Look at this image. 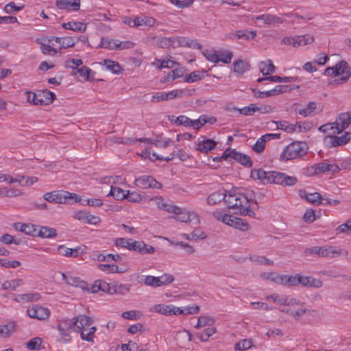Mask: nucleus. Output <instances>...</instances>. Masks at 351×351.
Wrapping results in <instances>:
<instances>
[{
    "mask_svg": "<svg viewBox=\"0 0 351 351\" xmlns=\"http://www.w3.org/2000/svg\"><path fill=\"white\" fill-rule=\"evenodd\" d=\"M252 193V191H250V193L245 194L240 192L230 191L226 199V204L230 209L234 210V214L254 217L255 213L250 208V204L257 205V202L256 200L252 199L251 195Z\"/></svg>",
    "mask_w": 351,
    "mask_h": 351,
    "instance_id": "nucleus-1",
    "label": "nucleus"
},
{
    "mask_svg": "<svg viewBox=\"0 0 351 351\" xmlns=\"http://www.w3.org/2000/svg\"><path fill=\"white\" fill-rule=\"evenodd\" d=\"M250 177L254 180H260L263 184H276L291 186L298 182V178L295 176H289L274 171H265L261 168L252 169Z\"/></svg>",
    "mask_w": 351,
    "mask_h": 351,
    "instance_id": "nucleus-2",
    "label": "nucleus"
},
{
    "mask_svg": "<svg viewBox=\"0 0 351 351\" xmlns=\"http://www.w3.org/2000/svg\"><path fill=\"white\" fill-rule=\"evenodd\" d=\"M308 150V145L302 141L292 142L288 145L280 155L281 160H289L304 156Z\"/></svg>",
    "mask_w": 351,
    "mask_h": 351,
    "instance_id": "nucleus-3",
    "label": "nucleus"
},
{
    "mask_svg": "<svg viewBox=\"0 0 351 351\" xmlns=\"http://www.w3.org/2000/svg\"><path fill=\"white\" fill-rule=\"evenodd\" d=\"M110 142L114 144H125V145H132L135 143L136 142H145V143H150L156 147H167L169 145L170 142L169 139L168 140H162L160 136H158L156 138L154 139L150 138H125L114 136L109 138Z\"/></svg>",
    "mask_w": 351,
    "mask_h": 351,
    "instance_id": "nucleus-4",
    "label": "nucleus"
},
{
    "mask_svg": "<svg viewBox=\"0 0 351 351\" xmlns=\"http://www.w3.org/2000/svg\"><path fill=\"white\" fill-rule=\"evenodd\" d=\"M216 121V118L208 115H202L197 120H191L189 117L182 115L178 117L175 122L178 125H184L197 130L208 123L213 124Z\"/></svg>",
    "mask_w": 351,
    "mask_h": 351,
    "instance_id": "nucleus-5",
    "label": "nucleus"
},
{
    "mask_svg": "<svg viewBox=\"0 0 351 351\" xmlns=\"http://www.w3.org/2000/svg\"><path fill=\"white\" fill-rule=\"evenodd\" d=\"M43 198L51 203L65 204L68 199H74L75 202H80L81 198L75 193H71L65 191H54L46 193Z\"/></svg>",
    "mask_w": 351,
    "mask_h": 351,
    "instance_id": "nucleus-6",
    "label": "nucleus"
},
{
    "mask_svg": "<svg viewBox=\"0 0 351 351\" xmlns=\"http://www.w3.org/2000/svg\"><path fill=\"white\" fill-rule=\"evenodd\" d=\"M73 328V323L70 319L60 320L57 326L58 331L57 340L62 343H69L71 341L70 332Z\"/></svg>",
    "mask_w": 351,
    "mask_h": 351,
    "instance_id": "nucleus-7",
    "label": "nucleus"
},
{
    "mask_svg": "<svg viewBox=\"0 0 351 351\" xmlns=\"http://www.w3.org/2000/svg\"><path fill=\"white\" fill-rule=\"evenodd\" d=\"M223 157L224 160H228L230 158L247 167H251L253 165V162L248 155L239 152L234 149H226L223 152Z\"/></svg>",
    "mask_w": 351,
    "mask_h": 351,
    "instance_id": "nucleus-8",
    "label": "nucleus"
},
{
    "mask_svg": "<svg viewBox=\"0 0 351 351\" xmlns=\"http://www.w3.org/2000/svg\"><path fill=\"white\" fill-rule=\"evenodd\" d=\"M351 138V133H344L341 136L328 135L324 139V143L328 148L336 147L346 145Z\"/></svg>",
    "mask_w": 351,
    "mask_h": 351,
    "instance_id": "nucleus-9",
    "label": "nucleus"
},
{
    "mask_svg": "<svg viewBox=\"0 0 351 351\" xmlns=\"http://www.w3.org/2000/svg\"><path fill=\"white\" fill-rule=\"evenodd\" d=\"M134 184L136 186L143 189L149 188L160 189L162 186V184L158 182L154 177L147 175L136 178Z\"/></svg>",
    "mask_w": 351,
    "mask_h": 351,
    "instance_id": "nucleus-10",
    "label": "nucleus"
},
{
    "mask_svg": "<svg viewBox=\"0 0 351 351\" xmlns=\"http://www.w3.org/2000/svg\"><path fill=\"white\" fill-rule=\"evenodd\" d=\"M36 43L40 45V49L43 54L55 56L58 50L53 47V43H50L47 36H43L36 39Z\"/></svg>",
    "mask_w": 351,
    "mask_h": 351,
    "instance_id": "nucleus-11",
    "label": "nucleus"
},
{
    "mask_svg": "<svg viewBox=\"0 0 351 351\" xmlns=\"http://www.w3.org/2000/svg\"><path fill=\"white\" fill-rule=\"evenodd\" d=\"M27 313L31 318L37 319L38 320H45L49 317L50 311L46 307L35 305L31 308H28L27 310Z\"/></svg>",
    "mask_w": 351,
    "mask_h": 351,
    "instance_id": "nucleus-12",
    "label": "nucleus"
},
{
    "mask_svg": "<svg viewBox=\"0 0 351 351\" xmlns=\"http://www.w3.org/2000/svg\"><path fill=\"white\" fill-rule=\"evenodd\" d=\"M332 123L337 132H343L351 124V112L340 113Z\"/></svg>",
    "mask_w": 351,
    "mask_h": 351,
    "instance_id": "nucleus-13",
    "label": "nucleus"
},
{
    "mask_svg": "<svg viewBox=\"0 0 351 351\" xmlns=\"http://www.w3.org/2000/svg\"><path fill=\"white\" fill-rule=\"evenodd\" d=\"M256 22H260L258 25L261 27L263 25H276L280 24L285 21L281 17H278L274 14H263L256 16L254 19Z\"/></svg>",
    "mask_w": 351,
    "mask_h": 351,
    "instance_id": "nucleus-14",
    "label": "nucleus"
},
{
    "mask_svg": "<svg viewBox=\"0 0 351 351\" xmlns=\"http://www.w3.org/2000/svg\"><path fill=\"white\" fill-rule=\"evenodd\" d=\"M348 67V64L345 60H341L337 63L332 67H328L324 70V74L328 76H339L341 74L346 73V69Z\"/></svg>",
    "mask_w": 351,
    "mask_h": 351,
    "instance_id": "nucleus-15",
    "label": "nucleus"
},
{
    "mask_svg": "<svg viewBox=\"0 0 351 351\" xmlns=\"http://www.w3.org/2000/svg\"><path fill=\"white\" fill-rule=\"evenodd\" d=\"M72 322L73 323V327L77 328V331H81L86 326H90L93 323V319L89 316L85 315H80L78 316L74 317L71 319Z\"/></svg>",
    "mask_w": 351,
    "mask_h": 351,
    "instance_id": "nucleus-16",
    "label": "nucleus"
},
{
    "mask_svg": "<svg viewBox=\"0 0 351 351\" xmlns=\"http://www.w3.org/2000/svg\"><path fill=\"white\" fill-rule=\"evenodd\" d=\"M348 251L339 247L328 246L322 248L321 256L333 258L338 256H347Z\"/></svg>",
    "mask_w": 351,
    "mask_h": 351,
    "instance_id": "nucleus-17",
    "label": "nucleus"
},
{
    "mask_svg": "<svg viewBox=\"0 0 351 351\" xmlns=\"http://www.w3.org/2000/svg\"><path fill=\"white\" fill-rule=\"evenodd\" d=\"M183 93V90H172L168 93H157L152 99V102H158L160 101H166L176 97H180Z\"/></svg>",
    "mask_w": 351,
    "mask_h": 351,
    "instance_id": "nucleus-18",
    "label": "nucleus"
},
{
    "mask_svg": "<svg viewBox=\"0 0 351 351\" xmlns=\"http://www.w3.org/2000/svg\"><path fill=\"white\" fill-rule=\"evenodd\" d=\"M62 276L67 285L79 287L82 290H89L88 284L86 282L82 280L80 278L71 276H67L64 274H62Z\"/></svg>",
    "mask_w": 351,
    "mask_h": 351,
    "instance_id": "nucleus-19",
    "label": "nucleus"
},
{
    "mask_svg": "<svg viewBox=\"0 0 351 351\" xmlns=\"http://www.w3.org/2000/svg\"><path fill=\"white\" fill-rule=\"evenodd\" d=\"M75 217L79 221H84L89 224H97L100 221V218L93 215L86 211H79L75 215Z\"/></svg>",
    "mask_w": 351,
    "mask_h": 351,
    "instance_id": "nucleus-20",
    "label": "nucleus"
},
{
    "mask_svg": "<svg viewBox=\"0 0 351 351\" xmlns=\"http://www.w3.org/2000/svg\"><path fill=\"white\" fill-rule=\"evenodd\" d=\"M56 6L59 9H70L77 11L80 8V0H56Z\"/></svg>",
    "mask_w": 351,
    "mask_h": 351,
    "instance_id": "nucleus-21",
    "label": "nucleus"
},
{
    "mask_svg": "<svg viewBox=\"0 0 351 351\" xmlns=\"http://www.w3.org/2000/svg\"><path fill=\"white\" fill-rule=\"evenodd\" d=\"M300 282L303 287L320 288L322 287V282L319 279L315 278L312 276H300Z\"/></svg>",
    "mask_w": 351,
    "mask_h": 351,
    "instance_id": "nucleus-22",
    "label": "nucleus"
},
{
    "mask_svg": "<svg viewBox=\"0 0 351 351\" xmlns=\"http://www.w3.org/2000/svg\"><path fill=\"white\" fill-rule=\"evenodd\" d=\"M110 289V284L107 283L103 280H96L93 285L89 287V291H91L92 293H97L99 291H101L103 292H106L109 293Z\"/></svg>",
    "mask_w": 351,
    "mask_h": 351,
    "instance_id": "nucleus-23",
    "label": "nucleus"
},
{
    "mask_svg": "<svg viewBox=\"0 0 351 351\" xmlns=\"http://www.w3.org/2000/svg\"><path fill=\"white\" fill-rule=\"evenodd\" d=\"M131 285L129 284H115V285H110V289L109 291V294H120V295H125L130 292Z\"/></svg>",
    "mask_w": 351,
    "mask_h": 351,
    "instance_id": "nucleus-24",
    "label": "nucleus"
},
{
    "mask_svg": "<svg viewBox=\"0 0 351 351\" xmlns=\"http://www.w3.org/2000/svg\"><path fill=\"white\" fill-rule=\"evenodd\" d=\"M177 216L171 217L170 218L175 219L177 221H181V222H188L191 221V216H193L194 218L196 219L197 223L199 222V219L198 216L196 214L192 213L191 215L186 211H184L182 210L180 208V212L179 213H176Z\"/></svg>",
    "mask_w": 351,
    "mask_h": 351,
    "instance_id": "nucleus-25",
    "label": "nucleus"
},
{
    "mask_svg": "<svg viewBox=\"0 0 351 351\" xmlns=\"http://www.w3.org/2000/svg\"><path fill=\"white\" fill-rule=\"evenodd\" d=\"M37 237L42 238H52L57 235V232L55 228L47 226H38Z\"/></svg>",
    "mask_w": 351,
    "mask_h": 351,
    "instance_id": "nucleus-26",
    "label": "nucleus"
},
{
    "mask_svg": "<svg viewBox=\"0 0 351 351\" xmlns=\"http://www.w3.org/2000/svg\"><path fill=\"white\" fill-rule=\"evenodd\" d=\"M62 26L64 29L78 32H84L86 29V25L82 22L69 21L62 23Z\"/></svg>",
    "mask_w": 351,
    "mask_h": 351,
    "instance_id": "nucleus-27",
    "label": "nucleus"
},
{
    "mask_svg": "<svg viewBox=\"0 0 351 351\" xmlns=\"http://www.w3.org/2000/svg\"><path fill=\"white\" fill-rule=\"evenodd\" d=\"M250 64L242 60H238L234 62V72L238 76L243 75L245 72L250 70Z\"/></svg>",
    "mask_w": 351,
    "mask_h": 351,
    "instance_id": "nucleus-28",
    "label": "nucleus"
},
{
    "mask_svg": "<svg viewBox=\"0 0 351 351\" xmlns=\"http://www.w3.org/2000/svg\"><path fill=\"white\" fill-rule=\"evenodd\" d=\"M226 193L227 191H224V193H220L219 191L213 193L207 198V203L210 205H214L220 202L221 200L226 202V199L228 197Z\"/></svg>",
    "mask_w": 351,
    "mask_h": 351,
    "instance_id": "nucleus-29",
    "label": "nucleus"
},
{
    "mask_svg": "<svg viewBox=\"0 0 351 351\" xmlns=\"http://www.w3.org/2000/svg\"><path fill=\"white\" fill-rule=\"evenodd\" d=\"M269 135H263L258 138L255 144L252 146V150L256 154H261L265 147V144L269 141Z\"/></svg>",
    "mask_w": 351,
    "mask_h": 351,
    "instance_id": "nucleus-30",
    "label": "nucleus"
},
{
    "mask_svg": "<svg viewBox=\"0 0 351 351\" xmlns=\"http://www.w3.org/2000/svg\"><path fill=\"white\" fill-rule=\"evenodd\" d=\"M38 97H40V105H48L53 101L56 99V95L48 90H43L38 93Z\"/></svg>",
    "mask_w": 351,
    "mask_h": 351,
    "instance_id": "nucleus-31",
    "label": "nucleus"
},
{
    "mask_svg": "<svg viewBox=\"0 0 351 351\" xmlns=\"http://www.w3.org/2000/svg\"><path fill=\"white\" fill-rule=\"evenodd\" d=\"M216 146V142L212 139H204L199 142L197 150L200 152H207Z\"/></svg>",
    "mask_w": 351,
    "mask_h": 351,
    "instance_id": "nucleus-32",
    "label": "nucleus"
},
{
    "mask_svg": "<svg viewBox=\"0 0 351 351\" xmlns=\"http://www.w3.org/2000/svg\"><path fill=\"white\" fill-rule=\"evenodd\" d=\"M16 324L14 322H10L7 324L0 326V337H10L14 332Z\"/></svg>",
    "mask_w": 351,
    "mask_h": 351,
    "instance_id": "nucleus-33",
    "label": "nucleus"
},
{
    "mask_svg": "<svg viewBox=\"0 0 351 351\" xmlns=\"http://www.w3.org/2000/svg\"><path fill=\"white\" fill-rule=\"evenodd\" d=\"M98 48H104L110 50H117V40H112L103 37Z\"/></svg>",
    "mask_w": 351,
    "mask_h": 351,
    "instance_id": "nucleus-34",
    "label": "nucleus"
},
{
    "mask_svg": "<svg viewBox=\"0 0 351 351\" xmlns=\"http://www.w3.org/2000/svg\"><path fill=\"white\" fill-rule=\"evenodd\" d=\"M296 47L311 44L314 41V37L311 34L295 36Z\"/></svg>",
    "mask_w": 351,
    "mask_h": 351,
    "instance_id": "nucleus-35",
    "label": "nucleus"
},
{
    "mask_svg": "<svg viewBox=\"0 0 351 351\" xmlns=\"http://www.w3.org/2000/svg\"><path fill=\"white\" fill-rule=\"evenodd\" d=\"M158 201L157 202V204L158 205V207L160 209H162V210H164L168 213H173V214L179 213V212H180L179 207L174 206V205L168 204L164 202L163 199L162 197L158 198Z\"/></svg>",
    "mask_w": 351,
    "mask_h": 351,
    "instance_id": "nucleus-36",
    "label": "nucleus"
},
{
    "mask_svg": "<svg viewBox=\"0 0 351 351\" xmlns=\"http://www.w3.org/2000/svg\"><path fill=\"white\" fill-rule=\"evenodd\" d=\"M260 71L263 75H268L274 73L276 67L270 60L265 62H261L259 65Z\"/></svg>",
    "mask_w": 351,
    "mask_h": 351,
    "instance_id": "nucleus-37",
    "label": "nucleus"
},
{
    "mask_svg": "<svg viewBox=\"0 0 351 351\" xmlns=\"http://www.w3.org/2000/svg\"><path fill=\"white\" fill-rule=\"evenodd\" d=\"M217 330L215 327H208L205 328L202 332H197L195 336L202 342H206L209 337L216 333Z\"/></svg>",
    "mask_w": 351,
    "mask_h": 351,
    "instance_id": "nucleus-38",
    "label": "nucleus"
},
{
    "mask_svg": "<svg viewBox=\"0 0 351 351\" xmlns=\"http://www.w3.org/2000/svg\"><path fill=\"white\" fill-rule=\"evenodd\" d=\"M104 64L108 70L111 71L113 73L119 74L121 73V67L117 62L110 60H104Z\"/></svg>",
    "mask_w": 351,
    "mask_h": 351,
    "instance_id": "nucleus-39",
    "label": "nucleus"
},
{
    "mask_svg": "<svg viewBox=\"0 0 351 351\" xmlns=\"http://www.w3.org/2000/svg\"><path fill=\"white\" fill-rule=\"evenodd\" d=\"M125 194L126 191L123 189L117 186H111L110 191L108 194V196H112L117 200H122L126 197Z\"/></svg>",
    "mask_w": 351,
    "mask_h": 351,
    "instance_id": "nucleus-40",
    "label": "nucleus"
},
{
    "mask_svg": "<svg viewBox=\"0 0 351 351\" xmlns=\"http://www.w3.org/2000/svg\"><path fill=\"white\" fill-rule=\"evenodd\" d=\"M184 71H185V70L184 68L173 69L171 72L169 73V74L166 77L165 81L169 82L173 81L174 80H176L178 77H181L184 75Z\"/></svg>",
    "mask_w": 351,
    "mask_h": 351,
    "instance_id": "nucleus-41",
    "label": "nucleus"
},
{
    "mask_svg": "<svg viewBox=\"0 0 351 351\" xmlns=\"http://www.w3.org/2000/svg\"><path fill=\"white\" fill-rule=\"evenodd\" d=\"M71 68L73 69V75L78 73L82 77H84L86 80H90V74L92 72V70L89 67L84 66L80 69H77V67L73 66H71Z\"/></svg>",
    "mask_w": 351,
    "mask_h": 351,
    "instance_id": "nucleus-42",
    "label": "nucleus"
},
{
    "mask_svg": "<svg viewBox=\"0 0 351 351\" xmlns=\"http://www.w3.org/2000/svg\"><path fill=\"white\" fill-rule=\"evenodd\" d=\"M253 341L252 339H245L241 340L234 345L236 350H245L252 348Z\"/></svg>",
    "mask_w": 351,
    "mask_h": 351,
    "instance_id": "nucleus-43",
    "label": "nucleus"
},
{
    "mask_svg": "<svg viewBox=\"0 0 351 351\" xmlns=\"http://www.w3.org/2000/svg\"><path fill=\"white\" fill-rule=\"evenodd\" d=\"M278 130H284L285 132H295L300 126L291 124L285 121H278Z\"/></svg>",
    "mask_w": 351,
    "mask_h": 351,
    "instance_id": "nucleus-44",
    "label": "nucleus"
},
{
    "mask_svg": "<svg viewBox=\"0 0 351 351\" xmlns=\"http://www.w3.org/2000/svg\"><path fill=\"white\" fill-rule=\"evenodd\" d=\"M252 262H254L258 265H273L274 261L267 258L264 256L253 255L249 258Z\"/></svg>",
    "mask_w": 351,
    "mask_h": 351,
    "instance_id": "nucleus-45",
    "label": "nucleus"
},
{
    "mask_svg": "<svg viewBox=\"0 0 351 351\" xmlns=\"http://www.w3.org/2000/svg\"><path fill=\"white\" fill-rule=\"evenodd\" d=\"M214 319L208 316H201L198 318L195 328H200L205 326H210L213 324Z\"/></svg>",
    "mask_w": 351,
    "mask_h": 351,
    "instance_id": "nucleus-46",
    "label": "nucleus"
},
{
    "mask_svg": "<svg viewBox=\"0 0 351 351\" xmlns=\"http://www.w3.org/2000/svg\"><path fill=\"white\" fill-rule=\"evenodd\" d=\"M156 61L158 63L154 62H153V65L156 66L158 69H162L163 68L171 69L176 64V62L169 59L162 60H157Z\"/></svg>",
    "mask_w": 351,
    "mask_h": 351,
    "instance_id": "nucleus-47",
    "label": "nucleus"
},
{
    "mask_svg": "<svg viewBox=\"0 0 351 351\" xmlns=\"http://www.w3.org/2000/svg\"><path fill=\"white\" fill-rule=\"evenodd\" d=\"M232 226L243 231H247L250 228V225L246 221L238 217L234 219V222Z\"/></svg>",
    "mask_w": 351,
    "mask_h": 351,
    "instance_id": "nucleus-48",
    "label": "nucleus"
},
{
    "mask_svg": "<svg viewBox=\"0 0 351 351\" xmlns=\"http://www.w3.org/2000/svg\"><path fill=\"white\" fill-rule=\"evenodd\" d=\"M42 339L39 337L32 339L26 343V347L31 350H39L41 349L40 346Z\"/></svg>",
    "mask_w": 351,
    "mask_h": 351,
    "instance_id": "nucleus-49",
    "label": "nucleus"
},
{
    "mask_svg": "<svg viewBox=\"0 0 351 351\" xmlns=\"http://www.w3.org/2000/svg\"><path fill=\"white\" fill-rule=\"evenodd\" d=\"M22 280L20 279H16L10 281H6L2 284V289L3 290H15L17 287L21 285Z\"/></svg>",
    "mask_w": 351,
    "mask_h": 351,
    "instance_id": "nucleus-50",
    "label": "nucleus"
},
{
    "mask_svg": "<svg viewBox=\"0 0 351 351\" xmlns=\"http://www.w3.org/2000/svg\"><path fill=\"white\" fill-rule=\"evenodd\" d=\"M0 241L6 245H10L14 243L19 245L21 243L20 239H16L13 236L9 234H4L0 237Z\"/></svg>",
    "mask_w": 351,
    "mask_h": 351,
    "instance_id": "nucleus-51",
    "label": "nucleus"
},
{
    "mask_svg": "<svg viewBox=\"0 0 351 351\" xmlns=\"http://www.w3.org/2000/svg\"><path fill=\"white\" fill-rule=\"evenodd\" d=\"M75 45V39L71 36L62 37V41L58 49L61 50L63 49H67L72 47Z\"/></svg>",
    "mask_w": 351,
    "mask_h": 351,
    "instance_id": "nucleus-52",
    "label": "nucleus"
},
{
    "mask_svg": "<svg viewBox=\"0 0 351 351\" xmlns=\"http://www.w3.org/2000/svg\"><path fill=\"white\" fill-rule=\"evenodd\" d=\"M295 125L300 126V128H297L295 132H308L310 130H315L317 128V125H314L311 122L297 123Z\"/></svg>",
    "mask_w": 351,
    "mask_h": 351,
    "instance_id": "nucleus-53",
    "label": "nucleus"
},
{
    "mask_svg": "<svg viewBox=\"0 0 351 351\" xmlns=\"http://www.w3.org/2000/svg\"><path fill=\"white\" fill-rule=\"evenodd\" d=\"M305 198L308 202L319 204L322 199H323V196H322L320 193L315 192L306 194Z\"/></svg>",
    "mask_w": 351,
    "mask_h": 351,
    "instance_id": "nucleus-54",
    "label": "nucleus"
},
{
    "mask_svg": "<svg viewBox=\"0 0 351 351\" xmlns=\"http://www.w3.org/2000/svg\"><path fill=\"white\" fill-rule=\"evenodd\" d=\"M154 310L163 315H171V305L157 304L154 306Z\"/></svg>",
    "mask_w": 351,
    "mask_h": 351,
    "instance_id": "nucleus-55",
    "label": "nucleus"
},
{
    "mask_svg": "<svg viewBox=\"0 0 351 351\" xmlns=\"http://www.w3.org/2000/svg\"><path fill=\"white\" fill-rule=\"evenodd\" d=\"M316 109V104L315 102H309L306 108L299 110V114L304 117L311 115Z\"/></svg>",
    "mask_w": 351,
    "mask_h": 351,
    "instance_id": "nucleus-56",
    "label": "nucleus"
},
{
    "mask_svg": "<svg viewBox=\"0 0 351 351\" xmlns=\"http://www.w3.org/2000/svg\"><path fill=\"white\" fill-rule=\"evenodd\" d=\"M19 298L21 300L25 302H33L38 300L40 298V295L38 293H28L20 295Z\"/></svg>",
    "mask_w": 351,
    "mask_h": 351,
    "instance_id": "nucleus-57",
    "label": "nucleus"
},
{
    "mask_svg": "<svg viewBox=\"0 0 351 351\" xmlns=\"http://www.w3.org/2000/svg\"><path fill=\"white\" fill-rule=\"evenodd\" d=\"M25 94L27 95V101L30 104H33L34 105H40V97H38V93H35L30 91H26Z\"/></svg>",
    "mask_w": 351,
    "mask_h": 351,
    "instance_id": "nucleus-58",
    "label": "nucleus"
},
{
    "mask_svg": "<svg viewBox=\"0 0 351 351\" xmlns=\"http://www.w3.org/2000/svg\"><path fill=\"white\" fill-rule=\"evenodd\" d=\"M21 265L18 261H9L8 259H0V266L5 268H16Z\"/></svg>",
    "mask_w": 351,
    "mask_h": 351,
    "instance_id": "nucleus-59",
    "label": "nucleus"
},
{
    "mask_svg": "<svg viewBox=\"0 0 351 351\" xmlns=\"http://www.w3.org/2000/svg\"><path fill=\"white\" fill-rule=\"evenodd\" d=\"M125 196V199L130 202H139L142 199L141 195L135 191H126Z\"/></svg>",
    "mask_w": 351,
    "mask_h": 351,
    "instance_id": "nucleus-60",
    "label": "nucleus"
},
{
    "mask_svg": "<svg viewBox=\"0 0 351 351\" xmlns=\"http://www.w3.org/2000/svg\"><path fill=\"white\" fill-rule=\"evenodd\" d=\"M160 280L158 277H154L152 276H147L144 279V283L150 287H158Z\"/></svg>",
    "mask_w": 351,
    "mask_h": 351,
    "instance_id": "nucleus-61",
    "label": "nucleus"
},
{
    "mask_svg": "<svg viewBox=\"0 0 351 351\" xmlns=\"http://www.w3.org/2000/svg\"><path fill=\"white\" fill-rule=\"evenodd\" d=\"M132 239L119 238L115 241V245L117 247L126 248L130 250Z\"/></svg>",
    "mask_w": 351,
    "mask_h": 351,
    "instance_id": "nucleus-62",
    "label": "nucleus"
},
{
    "mask_svg": "<svg viewBox=\"0 0 351 351\" xmlns=\"http://www.w3.org/2000/svg\"><path fill=\"white\" fill-rule=\"evenodd\" d=\"M300 275H295V276H287V275L286 286H288V287L297 286L300 282Z\"/></svg>",
    "mask_w": 351,
    "mask_h": 351,
    "instance_id": "nucleus-63",
    "label": "nucleus"
},
{
    "mask_svg": "<svg viewBox=\"0 0 351 351\" xmlns=\"http://www.w3.org/2000/svg\"><path fill=\"white\" fill-rule=\"evenodd\" d=\"M38 226L28 223L24 226V233L32 237H37Z\"/></svg>",
    "mask_w": 351,
    "mask_h": 351,
    "instance_id": "nucleus-64",
    "label": "nucleus"
}]
</instances>
